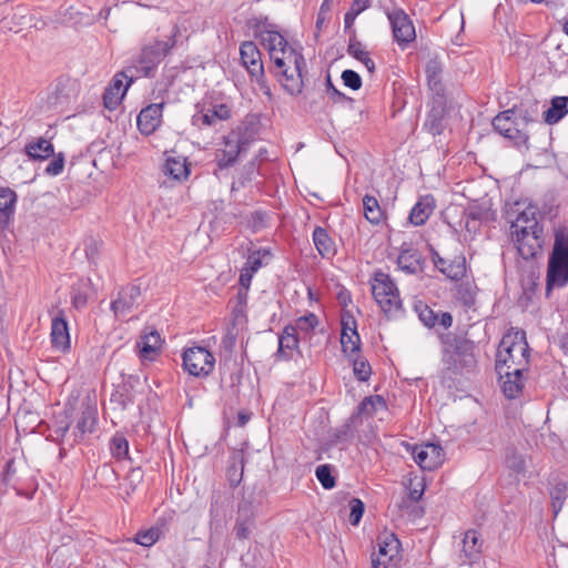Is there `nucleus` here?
<instances>
[{"label": "nucleus", "instance_id": "1", "mask_svg": "<svg viewBox=\"0 0 568 568\" xmlns=\"http://www.w3.org/2000/svg\"><path fill=\"white\" fill-rule=\"evenodd\" d=\"M273 63L272 72L283 89L291 95H298L304 88L303 73L306 62L303 54L288 44L287 40L268 23L267 18H252L247 22Z\"/></svg>", "mask_w": 568, "mask_h": 568}, {"label": "nucleus", "instance_id": "2", "mask_svg": "<svg viewBox=\"0 0 568 568\" xmlns=\"http://www.w3.org/2000/svg\"><path fill=\"white\" fill-rule=\"evenodd\" d=\"M529 364V346L524 331H510L499 343L496 356L498 375H509V372L524 373Z\"/></svg>", "mask_w": 568, "mask_h": 568}, {"label": "nucleus", "instance_id": "3", "mask_svg": "<svg viewBox=\"0 0 568 568\" xmlns=\"http://www.w3.org/2000/svg\"><path fill=\"white\" fill-rule=\"evenodd\" d=\"M374 301L387 317L396 316L403 310L399 290L389 274L377 271L371 278Z\"/></svg>", "mask_w": 568, "mask_h": 568}, {"label": "nucleus", "instance_id": "4", "mask_svg": "<svg viewBox=\"0 0 568 568\" xmlns=\"http://www.w3.org/2000/svg\"><path fill=\"white\" fill-rule=\"evenodd\" d=\"M252 140L247 130L237 126L222 138L220 148L215 151V161L220 169H227L234 165L240 156L245 153Z\"/></svg>", "mask_w": 568, "mask_h": 568}, {"label": "nucleus", "instance_id": "5", "mask_svg": "<svg viewBox=\"0 0 568 568\" xmlns=\"http://www.w3.org/2000/svg\"><path fill=\"white\" fill-rule=\"evenodd\" d=\"M178 33L179 28L178 26H174L170 36L165 40L156 39L152 43L143 45L136 60V68L143 77H150L161 61L175 47Z\"/></svg>", "mask_w": 568, "mask_h": 568}, {"label": "nucleus", "instance_id": "6", "mask_svg": "<svg viewBox=\"0 0 568 568\" xmlns=\"http://www.w3.org/2000/svg\"><path fill=\"white\" fill-rule=\"evenodd\" d=\"M529 121L526 116L516 113L509 109L497 114L493 120L494 129L503 136L511 140L517 146H527Z\"/></svg>", "mask_w": 568, "mask_h": 568}, {"label": "nucleus", "instance_id": "7", "mask_svg": "<svg viewBox=\"0 0 568 568\" xmlns=\"http://www.w3.org/2000/svg\"><path fill=\"white\" fill-rule=\"evenodd\" d=\"M400 550V541L394 532H381L376 538V550L372 554V568H398Z\"/></svg>", "mask_w": 568, "mask_h": 568}, {"label": "nucleus", "instance_id": "8", "mask_svg": "<svg viewBox=\"0 0 568 568\" xmlns=\"http://www.w3.org/2000/svg\"><path fill=\"white\" fill-rule=\"evenodd\" d=\"M182 366L185 372L197 378H205L215 367V357L211 351L202 346H192L182 354Z\"/></svg>", "mask_w": 568, "mask_h": 568}, {"label": "nucleus", "instance_id": "9", "mask_svg": "<svg viewBox=\"0 0 568 568\" xmlns=\"http://www.w3.org/2000/svg\"><path fill=\"white\" fill-rule=\"evenodd\" d=\"M406 448L423 470H434L445 460L444 449L438 444L406 445Z\"/></svg>", "mask_w": 568, "mask_h": 568}, {"label": "nucleus", "instance_id": "10", "mask_svg": "<svg viewBox=\"0 0 568 568\" xmlns=\"http://www.w3.org/2000/svg\"><path fill=\"white\" fill-rule=\"evenodd\" d=\"M392 31L397 44L405 49L408 43L416 39V31L413 21L403 10H395L387 14Z\"/></svg>", "mask_w": 568, "mask_h": 568}, {"label": "nucleus", "instance_id": "11", "mask_svg": "<svg viewBox=\"0 0 568 568\" xmlns=\"http://www.w3.org/2000/svg\"><path fill=\"white\" fill-rule=\"evenodd\" d=\"M50 342L55 352L65 354L71 349L69 326L63 311H59L51 320Z\"/></svg>", "mask_w": 568, "mask_h": 568}, {"label": "nucleus", "instance_id": "12", "mask_svg": "<svg viewBox=\"0 0 568 568\" xmlns=\"http://www.w3.org/2000/svg\"><path fill=\"white\" fill-rule=\"evenodd\" d=\"M240 57L251 77L257 81L264 79L262 53L255 42L244 41L240 47Z\"/></svg>", "mask_w": 568, "mask_h": 568}, {"label": "nucleus", "instance_id": "13", "mask_svg": "<svg viewBox=\"0 0 568 568\" xmlns=\"http://www.w3.org/2000/svg\"><path fill=\"white\" fill-rule=\"evenodd\" d=\"M535 230H544L537 219V207L527 205L523 210H517L516 217L510 221V237L530 233Z\"/></svg>", "mask_w": 568, "mask_h": 568}, {"label": "nucleus", "instance_id": "14", "mask_svg": "<svg viewBox=\"0 0 568 568\" xmlns=\"http://www.w3.org/2000/svg\"><path fill=\"white\" fill-rule=\"evenodd\" d=\"M518 253L525 260L534 258L541 252L544 244V230L511 236Z\"/></svg>", "mask_w": 568, "mask_h": 568}, {"label": "nucleus", "instance_id": "15", "mask_svg": "<svg viewBox=\"0 0 568 568\" xmlns=\"http://www.w3.org/2000/svg\"><path fill=\"white\" fill-rule=\"evenodd\" d=\"M163 108L164 103H152L140 111L136 125L141 134L151 135L161 126Z\"/></svg>", "mask_w": 568, "mask_h": 568}, {"label": "nucleus", "instance_id": "16", "mask_svg": "<svg viewBox=\"0 0 568 568\" xmlns=\"http://www.w3.org/2000/svg\"><path fill=\"white\" fill-rule=\"evenodd\" d=\"M141 288L138 285L123 287L118 297L111 302V310L115 316H123L134 311L140 303Z\"/></svg>", "mask_w": 568, "mask_h": 568}, {"label": "nucleus", "instance_id": "17", "mask_svg": "<svg viewBox=\"0 0 568 568\" xmlns=\"http://www.w3.org/2000/svg\"><path fill=\"white\" fill-rule=\"evenodd\" d=\"M125 79L126 75L124 72H119L105 88L103 93V104L108 110H115L121 104L130 84L132 83V79H130L126 84H124Z\"/></svg>", "mask_w": 568, "mask_h": 568}, {"label": "nucleus", "instance_id": "18", "mask_svg": "<svg viewBox=\"0 0 568 568\" xmlns=\"http://www.w3.org/2000/svg\"><path fill=\"white\" fill-rule=\"evenodd\" d=\"M97 406L88 397L82 402L81 416L77 422L74 429L75 442H81L88 434H92L97 424Z\"/></svg>", "mask_w": 568, "mask_h": 568}, {"label": "nucleus", "instance_id": "19", "mask_svg": "<svg viewBox=\"0 0 568 568\" xmlns=\"http://www.w3.org/2000/svg\"><path fill=\"white\" fill-rule=\"evenodd\" d=\"M163 172L172 180L183 182L189 179L191 168L185 156L172 152V154L166 155Z\"/></svg>", "mask_w": 568, "mask_h": 568}, {"label": "nucleus", "instance_id": "20", "mask_svg": "<svg viewBox=\"0 0 568 568\" xmlns=\"http://www.w3.org/2000/svg\"><path fill=\"white\" fill-rule=\"evenodd\" d=\"M162 338L156 329H145L136 343L142 359H153L161 351Z\"/></svg>", "mask_w": 568, "mask_h": 568}, {"label": "nucleus", "instance_id": "21", "mask_svg": "<svg viewBox=\"0 0 568 568\" xmlns=\"http://www.w3.org/2000/svg\"><path fill=\"white\" fill-rule=\"evenodd\" d=\"M568 282V262L549 258L547 287L564 286Z\"/></svg>", "mask_w": 568, "mask_h": 568}, {"label": "nucleus", "instance_id": "22", "mask_svg": "<svg viewBox=\"0 0 568 568\" xmlns=\"http://www.w3.org/2000/svg\"><path fill=\"white\" fill-rule=\"evenodd\" d=\"M435 209V200L433 196L420 197L417 203L413 206L409 221L416 226L424 225L429 216L433 214Z\"/></svg>", "mask_w": 568, "mask_h": 568}, {"label": "nucleus", "instance_id": "23", "mask_svg": "<svg viewBox=\"0 0 568 568\" xmlns=\"http://www.w3.org/2000/svg\"><path fill=\"white\" fill-rule=\"evenodd\" d=\"M300 339L297 337L296 327L286 325L278 337L277 353L284 358H290L293 352L298 349Z\"/></svg>", "mask_w": 568, "mask_h": 568}, {"label": "nucleus", "instance_id": "24", "mask_svg": "<svg viewBox=\"0 0 568 568\" xmlns=\"http://www.w3.org/2000/svg\"><path fill=\"white\" fill-rule=\"evenodd\" d=\"M436 266L443 274L454 281L462 280L466 275V261L463 256H457L454 260L439 258Z\"/></svg>", "mask_w": 568, "mask_h": 568}, {"label": "nucleus", "instance_id": "25", "mask_svg": "<svg viewBox=\"0 0 568 568\" xmlns=\"http://www.w3.org/2000/svg\"><path fill=\"white\" fill-rule=\"evenodd\" d=\"M24 150L27 155L32 160L44 161L54 155L53 144L44 138H38L31 141L26 145Z\"/></svg>", "mask_w": 568, "mask_h": 568}, {"label": "nucleus", "instance_id": "26", "mask_svg": "<svg viewBox=\"0 0 568 568\" xmlns=\"http://www.w3.org/2000/svg\"><path fill=\"white\" fill-rule=\"evenodd\" d=\"M568 113V97H555L550 106L544 112V121L548 124L559 122Z\"/></svg>", "mask_w": 568, "mask_h": 568}, {"label": "nucleus", "instance_id": "27", "mask_svg": "<svg viewBox=\"0 0 568 568\" xmlns=\"http://www.w3.org/2000/svg\"><path fill=\"white\" fill-rule=\"evenodd\" d=\"M509 373V375H499V378L503 382V392L508 398H516L521 394L524 376L523 373Z\"/></svg>", "mask_w": 568, "mask_h": 568}, {"label": "nucleus", "instance_id": "28", "mask_svg": "<svg viewBox=\"0 0 568 568\" xmlns=\"http://www.w3.org/2000/svg\"><path fill=\"white\" fill-rule=\"evenodd\" d=\"M483 540L480 538V534L470 529L467 530L463 538V551L466 557L469 559L478 558L481 554Z\"/></svg>", "mask_w": 568, "mask_h": 568}, {"label": "nucleus", "instance_id": "29", "mask_svg": "<svg viewBox=\"0 0 568 568\" xmlns=\"http://www.w3.org/2000/svg\"><path fill=\"white\" fill-rule=\"evenodd\" d=\"M313 241L316 250L323 257H329L335 254V244L326 230L316 227L313 232Z\"/></svg>", "mask_w": 568, "mask_h": 568}, {"label": "nucleus", "instance_id": "30", "mask_svg": "<svg viewBox=\"0 0 568 568\" xmlns=\"http://www.w3.org/2000/svg\"><path fill=\"white\" fill-rule=\"evenodd\" d=\"M232 116V108L227 103L214 104L202 115V123L204 125H213L217 121H226Z\"/></svg>", "mask_w": 568, "mask_h": 568}, {"label": "nucleus", "instance_id": "31", "mask_svg": "<svg viewBox=\"0 0 568 568\" xmlns=\"http://www.w3.org/2000/svg\"><path fill=\"white\" fill-rule=\"evenodd\" d=\"M363 212L365 219L375 225L379 224L385 217L378 200L373 195L363 197Z\"/></svg>", "mask_w": 568, "mask_h": 568}, {"label": "nucleus", "instance_id": "32", "mask_svg": "<svg viewBox=\"0 0 568 568\" xmlns=\"http://www.w3.org/2000/svg\"><path fill=\"white\" fill-rule=\"evenodd\" d=\"M551 258L568 262V229H558L555 232V243Z\"/></svg>", "mask_w": 568, "mask_h": 568}, {"label": "nucleus", "instance_id": "33", "mask_svg": "<svg viewBox=\"0 0 568 568\" xmlns=\"http://www.w3.org/2000/svg\"><path fill=\"white\" fill-rule=\"evenodd\" d=\"M347 52L349 55L354 57L356 60L362 62L368 72L373 73L375 71V63L369 57V52L365 49V47L358 42L353 41L348 44Z\"/></svg>", "mask_w": 568, "mask_h": 568}, {"label": "nucleus", "instance_id": "34", "mask_svg": "<svg viewBox=\"0 0 568 568\" xmlns=\"http://www.w3.org/2000/svg\"><path fill=\"white\" fill-rule=\"evenodd\" d=\"M354 376L359 382H367L372 375V367L366 358H364L359 353H357L353 357H348Z\"/></svg>", "mask_w": 568, "mask_h": 568}, {"label": "nucleus", "instance_id": "35", "mask_svg": "<svg viewBox=\"0 0 568 568\" xmlns=\"http://www.w3.org/2000/svg\"><path fill=\"white\" fill-rule=\"evenodd\" d=\"M342 351L347 357H353L359 353L361 338L357 331H349V333H341Z\"/></svg>", "mask_w": 568, "mask_h": 568}, {"label": "nucleus", "instance_id": "36", "mask_svg": "<svg viewBox=\"0 0 568 568\" xmlns=\"http://www.w3.org/2000/svg\"><path fill=\"white\" fill-rule=\"evenodd\" d=\"M17 194L10 187L0 186V213L9 217L14 212Z\"/></svg>", "mask_w": 568, "mask_h": 568}, {"label": "nucleus", "instance_id": "37", "mask_svg": "<svg viewBox=\"0 0 568 568\" xmlns=\"http://www.w3.org/2000/svg\"><path fill=\"white\" fill-rule=\"evenodd\" d=\"M386 408V402L381 395L365 397L359 406L361 413L367 416H373L378 410Z\"/></svg>", "mask_w": 568, "mask_h": 568}, {"label": "nucleus", "instance_id": "38", "mask_svg": "<svg viewBox=\"0 0 568 568\" xmlns=\"http://www.w3.org/2000/svg\"><path fill=\"white\" fill-rule=\"evenodd\" d=\"M160 537L161 529L158 527H151L149 529L138 531L133 540L143 547H151L160 539Z\"/></svg>", "mask_w": 568, "mask_h": 568}, {"label": "nucleus", "instance_id": "39", "mask_svg": "<svg viewBox=\"0 0 568 568\" xmlns=\"http://www.w3.org/2000/svg\"><path fill=\"white\" fill-rule=\"evenodd\" d=\"M110 449L116 459H124L129 455V442L121 435L115 434L110 442Z\"/></svg>", "mask_w": 568, "mask_h": 568}, {"label": "nucleus", "instance_id": "40", "mask_svg": "<svg viewBox=\"0 0 568 568\" xmlns=\"http://www.w3.org/2000/svg\"><path fill=\"white\" fill-rule=\"evenodd\" d=\"M233 464L227 470V476L232 486H236L241 483L243 477V457L242 454L235 453L232 456Z\"/></svg>", "mask_w": 568, "mask_h": 568}, {"label": "nucleus", "instance_id": "41", "mask_svg": "<svg viewBox=\"0 0 568 568\" xmlns=\"http://www.w3.org/2000/svg\"><path fill=\"white\" fill-rule=\"evenodd\" d=\"M318 318L314 313L300 316L293 327H296V332L310 333L318 326Z\"/></svg>", "mask_w": 568, "mask_h": 568}, {"label": "nucleus", "instance_id": "42", "mask_svg": "<svg viewBox=\"0 0 568 568\" xmlns=\"http://www.w3.org/2000/svg\"><path fill=\"white\" fill-rule=\"evenodd\" d=\"M316 478L325 489L335 487V477L332 475L331 466L327 464L320 465L315 471Z\"/></svg>", "mask_w": 568, "mask_h": 568}, {"label": "nucleus", "instance_id": "43", "mask_svg": "<svg viewBox=\"0 0 568 568\" xmlns=\"http://www.w3.org/2000/svg\"><path fill=\"white\" fill-rule=\"evenodd\" d=\"M407 489L409 491L410 500H420L425 491L424 478L418 476L410 477L407 483Z\"/></svg>", "mask_w": 568, "mask_h": 568}, {"label": "nucleus", "instance_id": "44", "mask_svg": "<svg viewBox=\"0 0 568 568\" xmlns=\"http://www.w3.org/2000/svg\"><path fill=\"white\" fill-rule=\"evenodd\" d=\"M270 256L271 254L267 250H257L248 255L244 266H246L250 270V272L256 273L262 267L263 260Z\"/></svg>", "mask_w": 568, "mask_h": 568}, {"label": "nucleus", "instance_id": "45", "mask_svg": "<svg viewBox=\"0 0 568 568\" xmlns=\"http://www.w3.org/2000/svg\"><path fill=\"white\" fill-rule=\"evenodd\" d=\"M70 428V422L68 414L59 415L55 417L54 424L52 426L53 433L57 436V440H62Z\"/></svg>", "mask_w": 568, "mask_h": 568}, {"label": "nucleus", "instance_id": "46", "mask_svg": "<svg viewBox=\"0 0 568 568\" xmlns=\"http://www.w3.org/2000/svg\"><path fill=\"white\" fill-rule=\"evenodd\" d=\"M351 513H349V521L353 526H357L364 514V503L358 498H353L349 503Z\"/></svg>", "mask_w": 568, "mask_h": 568}, {"label": "nucleus", "instance_id": "47", "mask_svg": "<svg viewBox=\"0 0 568 568\" xmlns=\"http://www.w3.org/2000/svg\"><path fill=\"white\" fill-rule=\"evenodd\" d=\"M52 156L53 160L47 165L45 173L51 176H57L61 174L64 169V155L60 152Z\"/></svg>", "mask_w": 568, "mask_h": 568}, {"label": "nucleus", "instance_id": "48", "mask_svg": "<svg viewBox=\"0 0 568 568\" xmlns=\"http://www.w3.org/2000/svg\"><path fill=\"white\" fill-rule=\"evenodd\" d=\"M426 73L429 88L439 93L443 90L439 70H437L436 65H428Z\"/></svg>", "mask_w": 568, "mask_h": 568}, {"label": "nucleus", "instance_id": "49", "mask_svg": "<svg viewBox=\"0 0 568 568\" xmlns=\"http://www.w3.org/2000/svg\"><path fill=\"white\" fill-rule=\"evenodd\" d=\"M344 84L352 90H358L362 87V80L357 72L353 70H345L342 73Z\"/></svg>", "mask_w": 568, "mask_h": 568}, {"label": "nucleus", "instance_id": "50", "mask_svg": "<svg viewBox=\"0 0 568 568\" xmlns=\"http://www.w3.org/2000/svg\"><path fill=\"white\" fill-rule=\"evenodd\" d=\"M419 318L428 327H434L438 322V316L426 305L420 308Z\"/></svg>", "mask_w": 568, "mask_h": 568}, {"label": "nucleus", "instance_id": "51", "mask_svg": "<svg viewBox=\"0 0 568 568\" xmlns=\"http://www.w3.org/2000/svg\"><path fill=\"white\" fill-rule=\"evenodd\" d=\"M235 534L241 540L247 539L251 534V521L248 519L237 520L235 525Z\"/></svg>", "mask_w": 568, "mask_h": 568}, {"label": "nucleus", "instance_id": "52", "mask_svg": "<svg viewBox=\"0 0 568 568\" xmlns=\"http://www.w3.org/2000/svg\"><path fill=\"white\" fill-rule=\"evenodd\" d=\"M72 557V552L67 547H58L53 550L50 561L55 559L57 562L65 565L67 560Z\"/></svg>", "mask_w": 568, "mask_h": 568}, {"label": "nucleus", "instance_id": "53", "mask_svg": "<svg viewBox=\"0 0 568 568\" xmlns=\"http://www.w3.org/2000/svg\"><path fill=\"white\" fill-rule=\"evenodd\" d=\"M254 272H250V270L246 266H243L240 273L239 282L242 287L245 290H248L254 276Z\"/></svg>", "mask_w": 568, "mask_h": 568}, {"label": "nucleus", "instance_id": "54", "mask_svg": "<svg viewBox=\"0 0 568 568\" xmlns=\"http://www.w3.org/2000/svg\"><path fill=\"white\" fill-rule=\"evenodd\" d=\"M349 331L356 329V322L353 316L347 315L342 318V333H349Z\"/></svg>", "mask_w": 568, "mask_h": 568}, {"label": "nucleus", "instance_id": "55", "mask_svg": "<svg viewBox=\"0 0 568 568\" xmlns=\"http://www.w3.org/2000/svg\"><path fill=\"white\" fill-rule=\"evenodd\" d=\"M368 6H369V0H354L349 10L358 16L366 8H368Z\"/></svg>", "mask_w": 568, "mask_h": 568}, {"label": "nucleus", "instance_id": "56", "mask_svg": "<svg viewBox=\"0 0 568 568\" xmlns=\"http://www.w3.org/2000/svg\"><path fill=\"white\" fill-rule=\"evenodd\" d=\"M443 327L447 328L453 324V317L449 313H443L438 318V322Z\"/></svg>", "mask_w": 568, "mask_h": 568}, {"label": "nucleus", "instance_id": "57", "mask_svg": "<svg viewBox=\"0 0 568 568\" xmlns=\"http://www.w3.org/2000/svg\"><path fill=\"white\" fill-rule=\"evenodd\" d=\"M357 17V14H355L354 12H352L351 10L347 11L345 13V17H344V22H345V26L346 27H351L355 20V18Z\"/></svg>", "mask_w": 568, "mask_h": 568}, {"label": "nucleus", "instance_id": "58", "mask_svg": "<svg viewBox=\"0 0 568 568\" xmlns=\"http://www.w3.org/2000/svg\"><path fill=\"white\" fill-rule=\"evenodd\" d=\"M79 395H80L79 390L73 392L70 395L67 405H72V402H75L79 398Z\"/></svg>", "mask_w": 568, "mask_h": 568}, {"label": "nucleus", "instance_id": "59", "mask_svg": "<svg viewBox=\"0 0 568 568\" xmlns=\"http://www.w3.org/2000/svg\"><path fill=\"white\" fill-rule=\"evenodd\" d=\"M564 30H565L566 34L568 36V20L564 24Z\"/></svg>", "mask_w": 568, "mask_h": 568}, {"label": "nucleus", "instance_id": "60", "mask_svg": "<svg viewBox=\"0 0 568 568\" xmlns=\"http://www.w3.org/2000/svg\"><path fill=\"white\" fill-rule=\"evenodd\" d=\"M241 422H242V425L245 423V417L244 416H241Z\"/></svg>", "mask_w": 568, "mask_h": 568}]
</instances>
